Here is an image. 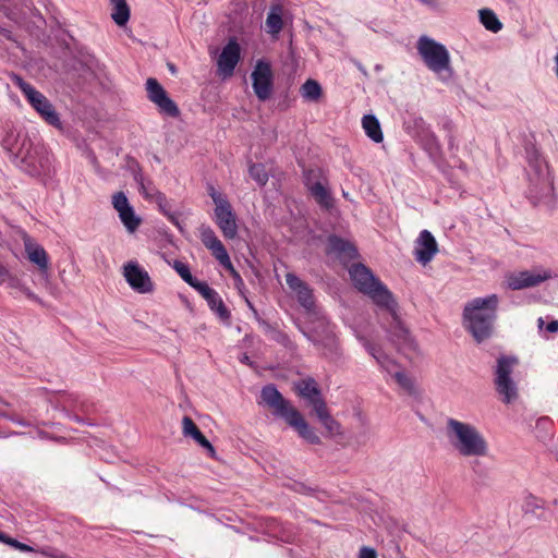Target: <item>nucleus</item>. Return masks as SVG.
Listing matches in <instances>:
<instances>
[{
    "mask_svg": "<svg viewBox=\"0 0 558 558\" xmlns=\"http://www.w3.org/2000/svg\"><path fill=\"white\" fill-rule=\"evenodd\" d=\"M498 303V296L492 294L486 298H475L465 304L463 310L464 326L477 342L492 336Z\"/></svg>",
    "mask_w": 558,
    "mask_h": 558,
    "instance_id": "1",
    "label": "nucleus"
},
{
    "mask_svg": "<svg viewBox=\"0 0 558 558\" xmlns=\"http://www.w3.org/2000/svg\"><path fill=\"white\" fill-rule=\"evenodd\" d=\"M263 402L272 411V414L284 418L288 425L293 427L300 437L313 445L320 444L319 436L307 424L303 415L283 398L275 385H267L262 389Z\"/></svg>",
    "mask_w": 558,
    "mask_h": 558,
    "instance_id": "2",
    "label": "nucleus"
},
{
    "mask_svg": "<svg viewBox=\"0 0 558 558\" xmlns=\"http://www.w3.org/2000/svg\"><path fill=\"white\" fill-rule=\"evenodd\" d=\"M446 434L451 446L463 457H483L488 445L481 432L472 424L448 418Z\"/></svg>",
    "mask_w": 558,
    "mask_h": 558,
    "instance_id": "3",
    "label": "nucleus"
},
{
    "mask_svg": "<svg viewBox=\"0 0 558 558\" xmlns=\"http://www.w3.org/2000/svg\"><path fill=\"white\" fill-rule=\"evenodd\" d=\"M349 274L359 291L368 295L378 306L386 308L395 320L398 319L396 312L397 303L391 292L374 277L366 266L363 264H354L349 269Z\"/></svg>",
    "mask_w": 558,
    "mask_h": 558,
    "instance_id": "4",
    "label": "nucleus"
},
{
    "mask_svg": "<svg viewBox=\"0 0 558 558\" xmlns=\"http://www.w3.org/2000/svg\"><path fill=\"white\" fill-rule=\"evenodd\" d=\"M15 165L32 177L47 174L50 170V158L43 145H35L28 137L24 136L21 146L14 153Z\"/></svg>",
    "mask_w": 558,
    "mask_h": 558,
    "instance_id": "5",
    "label": "nucleus"
},
{
    "mask_svg": "<svg viewBox=\"0 0 558 558\" xmlns=\"http://www.w3.org/2000/svg\"><path fill=\"white\" fill-rule=\"evenodd\" d=\"M416 49L429 71L438 76L442 73H448V76L452 74L450 54L445 45L423 35L417 40Z\"/></svg>",
    "mask_w": 558,
    "mask_h": 558,
    "instance_id": "6",
    "label": "nucleus"
},
{
    "mask_svg": "<svg viewBox=\"0 0 558 558\" xmlns=\"http://www.w3.org/2000/svg\"><path fill=\"white\" fill-rule=\"evenodd\" d=\"M12 82L21 89L32 108L49 125L61 130L62 122L51 101L20 75L12 74Z\"/></svg>",
    "mask_w": 558,
    "mask_h": 558,
    "instance_id": "7",
    "label": "nucleus"
},
{
    "mask_svg": "<svg viewBox=\"0 0 558 558\" xmlns=\"http://www.w3.org/2000/svg\"><path fill=\"white\" fill-rule=\"evenodd\" d=\"M517 364L518 360L513 356L502 355L497 360L494 383L505 403H511L518 397L517 385L510 377Z\"/></svg>",
    "mask_w": 558,
    "mask_h": 558,
    "instance_id": "8",
    "label": "nucleus"
},
{
    "mask_svg": "<svg viewBox=\"0 0 558 558\" xmlns=\"http://www.w3.org/2000/svg\"><path fill=\"white\" fill-rule=\"evenodd\" d=\"M199 238L204 246L210 251L211 255L219 262V264L230 271L232 277L243 283L241 276L234 269L230 256L223 245V243L218 239L215 231L209 226H201L199 228Z\"/></svg>",
    "mask_w": 558,
    "mask_h": 558,
    "instance_id": "9",
    "label": "nucleus"
},
{
    "mask_svg": "<svg viewBox=\"0 0 558 558\" xmlns=\"http://www.w3.org/2000/svg\"><path fill=\"white\" fill-rule=\"evenodd\" d=\"M553 278V271L546 268H533L510 272L506 276L507 287L513 291L534 288Z\"/></svg>",
    "mask_w": 558,
    "mask_h": 558,
    "instance_id": "10",
    "label": "nucleus"
},
{
    "mask_svg": "<svg viewBox=\"0 0 558 558\" xmlns=\"http://www.w3.org/2000/svg\"><path fill=\"white\" fill-rule=\"evenodd\" d=\"M146 92L149 101L157 106L161 114L170 118H178L180 109L178 105L168 96L162 85L154 77L146 81Z\"/></svg>",
    "mask_w": 558,
    "mask_h": 558,
    "instance_id": "11",
    "label": "nucleus"
},
{
    "mask_svg": "<svg viewBox=\"0 0 558 558\" xmlns=\"http://www.w3.org/2000/svg\"><path fill=\"white\" fill-rule=\"evenodd\" d=\"M251 78L256 97L260 101L269 99L274 88V74L270 63L265 60H258L251 74Z\"/></svg>",
    "mask_w": 558,
    "mask_h": 558,
    "instance_id": "12",
    "label": "nucleus"
},
{
    "mask_svg": "<svg viewBox=\"0 0 558 558\" xmlns=\"http://www.w3.org/2000/svg\"><path fill=\"white\" fill-rule=\"evenodd\" d=\"M123 276L130 287L138 293H149L154 290L148 272L137 263L130 262L125 264Z\"/></svg>",
    "mask_w": 558,
    "mask_h": 558,
    "instance_id": "13",
    "label": "nucleus"
},
{
    "mask_svg": "<svg viewBox=\"0 0 558 558\" xmlns=\"http://www.w3.org/2000/svg\"><path fill=\"white\" fill-rule=\"evenodd\" d=\"M112 206L118 211L121 222L129 232H134L140 227L141 218L135 215L123 192H117L112 195Z\"/></svg>",
    "mask_w": 558,
    "mask_h": 558,
    "instance_id": "14",
    "label": "nucleus"
},
{
    "mask_svg": "<svg viewBox=\"0 0 558 558\" xmlns=\"http://www.w3.org/2000/svg\"><path fill=\"white\" fill-rule=\"evenodd\" d=\"M240 60L241 47L235 38H230L217 60L219 73L223 76H231Z\"/></svg>",
    "mask_w": 558,
    "mask_h": 558,
    "instance_id": "15",
    "label": "nucleus"
},
{
    "mask_svg": "<svg viewBox=\"0 0 558 558\" xmlns=\"http://www.w3.org/2000/svg\"><path fill=\"white\" fill-rule=\"evenodd\" d=\"M318 325L323 328L322 336L317 330H312L311 332L303 331V333L314 343H322L327 350L324 352L325 355L330 357L338 355V344L329 323L325 318H322L318 320Z\"/></svg>",
    "mask_w": 558,
    "mask_h": 558,
    "instance_id": "16",
    "label": "nucleus"
},
{
    "mask_svg": "<svg viewBox=\"0 0 558 558\" xmlns=\"http://www.w3.org/2000/svg\"><path fill=\"white\" fill-rule=\"evenodd\" d=\"M215 222L226 239H235L238 235V225L231 204L215 208Z\"/></svg>",
    "mask_w": 558,
    "mask_h": 558,
    "instance_id": "17",
    "label": "nucleus"
},
{
    "mask_svg": "<svg viewBox=\"0 0 558 558\" xmlns=\"http://www.w3.org/2000/svg\"><path fill=\"white\" fill-rule=\"evenodd\" d=\"M415 243L414 257L423 265L429 263L438 252L437 242L428 230L421 231Z\"/></svg>",
    "mask_w": 558,
    "mask_h": 558,
    "instance_id": "18",
    "label": "nucleus"
},
{
    "mask_svg": "<svg viewBox=\"0 0 558 558\" xmlns=\"http://www.w3.org/2000/svg\"><path fill=\"white\" fill-rule=\"evenodd\" d=\"M327 254H332L343 262L353 260L357 256L356 247L349 241L337 235H330L327 240Z\"/></svg>",
    "mask_w": 558,
    "mask_h": 558,
    "instance_id": "19",
    "label": "nucleus"
},
{
    "mask_svg": "<svg viewBox=\"0 0 558 558\" xmlns=\"http://www.w3.org/2000/svg\"><path fill=\"white\" fill-rule=\"evenodd\" d=\"M313 171H308L305 175V186L310 191L311 195L314 197L316 203L325 209H330L333 206V199L331 193L327 187L323 185L319 181H312Z\"/></svg>",
    "mask_w": 558,
    "mask_h": 558,
    "instance_id": "20",
    "label": "nucleus"
},
{
    "mask_svg": "<svg viewBox=\"0 0 558 558\" xmlns=\"http://www.w3.org/2000/svg\"><path fill=\"white\" fill-rule=\"evenodd\" d=\"M182 429L184 436L192 437L201 447L207 450L210 458H216V450L210 441L203 435L197 425L190 416L182 420Z\"/></svg>",
    "mask_w": 558,
    "mask_h": 558,
    "instance_id": "21",
    "label": "nucleus"
},
{
    "mask_svg": "<svg viewBox=\"0 0 558 558\" xmlns=\"http://www.w3.org/2000/svg\"><path fill=\"white\" fill-rule=\"evenodd\" d=\"M5 283L7 287L11 290H17L22 292L28 300L39 302V298L32 292L27 287H25L22 281L10 270L0 263V284Z\"/></svg>",
    "mask_w": 558,
    "mask_h": 558,
    "instance_id": "22",
    "label": "nucleus"
},
{
    "mask_svg": "<svg viewBox=\"0 0 558 558\" xmlns=\"http://www.w3.org/2000/svg\"><path fill=\"white\" fill-rule=\"evenodd\" d=\"M283 8L281 4H272L269 9L265 26L266 32L272 36H277L283 28L282 20Z\"/></svg>",
    "mask_w": 558,
    "mask_h": 558,
    "instance_id": "23",
    "label": "nucleus"
},
{
    "mask_svg": "<svg viewBox=\"0 0 558 558\" xmlns=\"http://www.w3.org/2000/svg\"><path fill=\"white\" fill-rule=\"evenodd\" d=\"M365 349L387 373L392 375L396 371H398L397 363L387 354H385L378 345L366 342Z\"/></svg>",
    "mask_w": 558,
    "mask_h": 558,
    "instance_id": "24",
    "label": "nucleus"
},
{
    "mask_svg": "<svg viewBox=\"0 0 558 558\" xmlns=\"http://www.w3.org/2000/svg\"><path fill=\"white\" fill-rule=\"evenodd\" d=\"M295 391L300 397L305 399L308 403L312 400L320 397V389L316 380L312 377L300 380L295 384Z\"/></svg>",
    "mask_w": 558,
    "mask_h": 558,
    "instance_id": "25",
    "label": "nucleus"
},
{
    "mask_svg": "<svg viewBox=\"0 0 558 558\" xmlns=\"http://www.w3.org/2000/svg\"><path fill=\"white\" fill-rule=\"evenodd\" d=\"M25 250L28 259L36 264L40 270H47L48 268V255L45 248L38 244L25 242Z\"/></svg>",
    "mask_w": 558,
    "mask_h": 558,
    "instance_id": "26",
    "label": "nucleus"
},
{
    "mask_svg": "<svg viewBox=\"0 0 558 558\" xmlns=\"http://www.w3.org/2000/svg\"><path fill=\"white\" fill-rule=\"evenodd\" d=\"M362 126L365 134L375 143H381L384 140L383 131L378 119L373 114H366L362 118Z\"/></svg>",
    "mask_w": 558,
    "mask_h": 558,
    "instance_id": "27",
    "label": "nucleus"
},
{
    "mask_svg": "<svg viewBox=\"0 0 558 558\" xmlns=\"http://www.w3.org/2000/svg\"><path fill=\"white\" fill-rule=\"evenodd\" d=\"M300 94L305 100L317 102L323 96V88L317 81L308 78L300 87Z\"/></svg>",
    "mask_w": 558,
    "mask_h": 558,
    "instance_id": "28",
    "label": "nucleus"
},
{
    "mask_svg": "<svg viewBox=\"0 0 558 558\" xmlns=\"http://www.w3.org/2000/svg\"><path fill=\"white\" fill-rule=\"evenodd\" d=\"M206 302L209 306V308L216 313V315L222 320V322H229L231 318V313L225 305L222 299L218 294L217 291H214L210 296L206 299Z\"/></svg>",
    "mask_w": 558,
    "mask_h": 558,
    "instance_id": "29",
    "label": "nucleus"
},
{
    "mask_svg": "<svg viewBox=\"0 0 558 558\" xmlns=\"http://www.w3.org/2000/svg\"><path fill=\"white\" fill-rule=\"evenodd\" d=\"M112 4L111 17L119 26L125 25L130 20V8L125 0H110Z\"/></svg>",
    "mask_w": 558,
    "mask_h": 558,
    "instance_id": "30",
    "label": "nucleus"
},
{
    "mask_svg": "<svg viewBox=\"0 0 558 558\" xmlns=\"http://www.w3.org/2000/svg\"><path fill=\"white\" fill-rule=\"evenodd\" d=\"M480 21L489 32L498 33L502 28V23L499 21L496 13L490 9L480 10Z\"/></svg>",
    "mask_w": 558,
    "mask_h": 558,
    "instance_id": "31",
    "label": "nucleus"
},
{
    "mask_svg": "<svg viewBox=\"0 0 558 558\" xmlns=\"http://www.w3.org/2000/svg\"><path fill=\"white\" fill-rule=\"evenodd\" d=\"M298 302L302 307H304L306 311H312L315 306V299L313 295V290L310 288V286L306 283L304 284L300 290L295 292Z\"/></svg>",
    "mask_w": 558,
    "mask_h": 558,
    "instance_id": "32",
    "label": "nucleus"
},
{
    "mask_svg": "<svg viewBox=\"0 0 558 558\" xmlns=\"http://www.w3.org/2000/svg\"><path fill=\"white\" fill-rule=\"evenodd\" d=\"M250 175L258 185L264 186L268 182V173L263 163H252L248 167Z\"/></svg>",
    "mask_w": 558,
    "mask_h": 558,
    "instance_id": "33",
    "label": "nucleus"
},
{
    "mask_svg": "<svg viewBox=\"0 0 558 558\" xmlns=\"http://www.w3.org/2000/svg\"><path fill=\"white\" fill-rule=\"evenodd\" d=\"M81 399L82 398L78 395L62 393L59 401L61 402V404L64 409H70L72 411H76Z\"/></svg>",
    "mask_w": 558,
    "mask_h": 558,
    "instance_id": "34",
    "label": "nucleus"
},
{
    "mask_svg": "<svg viewBox=\"0 0 558 558\" xmlns=\"http://www.w3.org/2000/svg\"><path fill=\"white\" fill-rule=\"evenodd\" d=\"M173 268L187 284H192L195 277L192 276L190 267L186 264L177 260L174 262Z\"/></svg>",
    "mask_w": 558,
    "mask_h": 558,
    "instance_id": "35",
    "label": "nucleus"
},
{
    "mask_svg": "<svg viewBox=\"0 0 558 558\" xmlns=\"http://www.w3.org/2000/svg\"><path fill=\"white\" fill-rule=\"evenodd\" d=\"M310 404L313 407V410L317 415L318 420H322L323 417L329 414L326 402L324 401L322 396L316 398L315 400H312Z\"/></svg>",
    "mask_w": 558,
    "mask_h": 558,
    "instance_id": "36",
    "label": "nucleus"
},
{
    "mask_svg": "<svg viewBox=\"0 0 558 558\" xmlns=\"http://www.w3.org/2000/svg\"><path fill=\"white\" fill-rule=\"evenodd\" d=\"M319 421L330 435L340 433V424L330 414Z\"/></svg>",
    "mask_w": 558,
    "mask_h": 558,
    "instance_id": "37",
    "label": "nucleus"
},
{
    "mask_svg": "<svg viewBox=\"0 0 558 558\" xmlns=\"http://www.w3.org/2000/svg\"><path fill=\"white\" fill-rule=\"evenodd\" d=\"M193 289H195L205 300L210 296V294L216 291L210 288L207 282L199 281L196 278L190 284Z\"/></svg>",
    "mask_w": 558,
    "mask_h": 558,
    "instance_id": "38",
    "label": "nucleus"
},
{
    "mask_svg": "<svg viewBox=\"0 0 558 558\" xmlns=\"http://www.w3.org/2000/svg\"><path fill=\"white\" fill-rule=\"evenodd\" d=\"M208 195L211 197L213 202L216 205V208L219 206H225L230 204L225 195L219 193L213 185H209L207 189Z\"/></svg>",
    "mask_w": 558,
    "mask_h": 558,
    "instance_id": "39",
    "label": "nucleus"
},
{
    "mask_svg": "<svg viewBox=\"0 0 558 558\" xmlns=\"http://www.w3.org/2000/svg\"><path fill=\"white\" fill-rule=\"evenodd\" d=\"M208 195L211 197L213 202L216 205V208L219 206H225L230 204L225 195L219 193L213 185H209L207 189Z\"/></svg>",
    "mask_w": 558,
    "mask_h": 558,
    "instance_id": "40",
    "label": "nucleus"
},
{
    "mask_svg": "<svg viewBox=\"0 0 558 558\" xmlns=\"http://www.w3.org/2000/svg\"><path fill=\"white\" fill-rule=\"evenodd\" d=\"M286 282L294 293L298 290H300L304 284H306V282H304L302 279H300L296 275L292 272H288L286 275Z\"/></svg>",
    "mask_w": 558,
    "mask_h": 558,
    "instance_id": "41",
    "label": "nucleus"
},
{
    "mask_svg": "<svg viewBox=\"0 0 558 558\" xmlns=\"http://www.w3.org/2000/svg\"><path fill=\"white\" fill-rule=\"evenodd\" d=\"M392 376L402 388L405 390H411L412 381L403 372L396 371Z\"/></svg>",
    "mask_w": 558,
    "mask_h": 558,
    "instance_id": "42",
    "label": "nucleus"
},
{
    "mask_svg": "<svg viewBox=\"0 0 558 558\" xmlns=\"http://www.w3.org/2000/svg\"><path fill=\"white\" fill-rule=\"evenodd\" d=\"M7 544L12 546L13 548L20 550V551H24V553H32L34 551V548L24 544V543H21L19 542L17 539L15 538H8L7 541Z\"/></svg>",
    "mask_w": 558,
    "mask_h": 558,
    "instance_id": "43",
    "label": "nucleus"
},
{
    "mask_svg": "<svg viewBox=\"0 0 558 558\" xmlns=\"http://www.w3.org/2000/svg\"><path fill=\"white\" fill-rule=\"evenodd\" d=\"M360 558H377V553L371 547H362L360 550Z\"/></svg>",
    "mask_w": 558,
    "mask_h": 558,
    "instance_id": "44",
    "label": "nucleus"
},
{
    "mask_svg": "<svg viewBox=\"0 0 558 558\" xmlns=\"http://www.w3.org/2000/svg\"><path fill=\"white\" fill-rule=\"evenodd\" d=\"M92 407L93 404L89 403L87 400L81 399L76 411H81L82 413H89Z\"/></svg>",
    "mask_w": 558,
    "mask_h": 558,
    "instance_id": "45",
    "label": "nucleus"
},
{
    "mask_svg": "<svg viewBox=\"0 0 558 558\" xmlns=\"http://www.w3.org/2000/svg\"><path fill=\"white\" fill-rule=\"evenodd\" d=\"M549 425H551V421L546 416L538 418L536 422L537 428H547Z\"/></svg>",
    "mask_w": 558,
    "mask_h": 558,
    "instance_id": "46",
    "label": "nucleus"
},
{
    "mask_svg": "<svg viewBox=\"0 0 558 558\" xmlns=\"http://www.w3.org/2000/svg\"><path fill=\"white\" fill-rule=\"evenodd\" d=\"M546 329L547 331L549 332H557L558 331V320H551L547 326H546Z\"/></svg>",
    "mask_w": 558,
    "mask_h": 558,
    "instance_id": "47",
    "label": "nucleus"
},
{
    "mask_svg": "<svg viewBox=\"0 0 558 558\" xmlns=\"http://www.w3.org/2000/svg\"><path fill=\"white\" fill-rule=\"evenodd\" d=\"M530 507H536L538 508L539 506L537 505V499L535 497H529L526 499V510H529Z\"/></svg>",
    "mask_w": 558,
    "mask_h": 558,
    "instance_id": "48",
    "label": "nucleus"
},
{
    "mask_svg": "<svg viewBox=\"0 0 558 558\" xmlns=\"http://www.w3.org/2000/svg\"><path fill=\"white\" fill-rule=\"evenodd\" d=\"M9 145H10V144H9V137H7V138H4V140L2 141V146H3L5 149H8V150L12 151V148H11Z\"/></svg>",
    "mask_w": 558,
    "mask_h": 558,
    "instance_id": "49",
    "label": "nucleus"
},
{
    "mask_svg": "<svg viewBox=\"0 0 558 558\" xmlns=\"http://www.w3.org/2000/svg\"><path fill=\"white\" fill-rule=\"evenodd\" d=\"M8 538H11L10 536L5 535L4 533L0 532V541L7 544Z\"/></svg>",
    "mask_w": 558,
    "mask_h": 558,
    "instance_id": "50",
    "label": "nucleus"
},
{
    "mask_svg": "<svg viewBox=\"0 0 558 558\" xmlns=\"http://www.w3.org/2000/svg\"><path fill=\"white\" fill-rule=\"evenodd\" d=\"M543 324H544L543 318H538V326H539L541 328H542Z\"/></svg>",
    "mask_w": 558,
    "mask_h": 558,
    "instance_id": "51",
    "label": "nucleus"
},
{
    "mask_svg": "<svg viewBox=\"0 0 558 558\" xmlns=\"http://www.w3.org/2000/svg\"><path fill=\"white\" fill-rule=\"evenodd\" d=\"M556 64H557L556 74L558 76V54L556 56Z\"/></svg>",
    "mask_w": 558,
    "mask_h": 558,
    "instance_id": "52",
    "label": "nucleus"
}]
</instances>
